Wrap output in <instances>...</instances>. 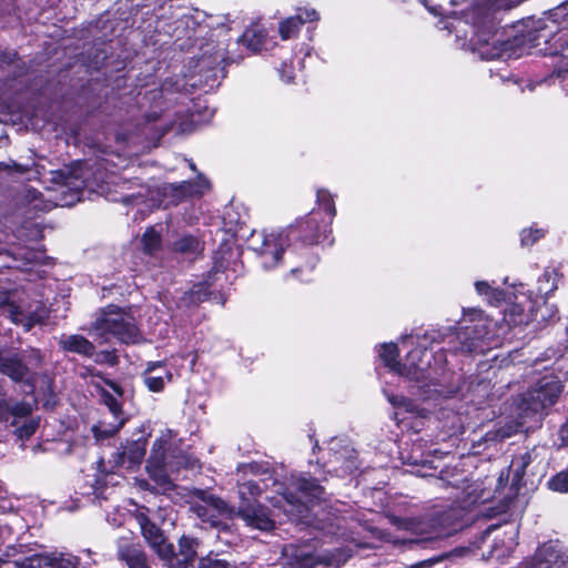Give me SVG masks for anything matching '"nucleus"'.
<instances>
[{
  "mask_svg": "<svg viewBox=\"0 0 568 568\" xmlns=\"http://www.w3.org/2000/svg\"><path fill=\"white\" fill-rule=\"evenodd\" d=\"M542 229H524L520 233V242L524 246H530L545 236Z\"/></svg>",
  "mask_w": 568,
  "mask_h": 568,
  "instance_id": "obj_40",
  "label": "nucleus"
},
{
  "mask_svg": "<svg viewBox=\"0 0 568 568\" xmlns=\"http://www.w3.org/2000/svg\"><path fill=\"white\" fill-rule=\"evenodd\" d=\"M144 384L151 392H160L172 378L171 372L161 362L150 363L143 374Z\"/></svg>",
  "mask_w": 568,
  "mask_h": 568,
  "instance_id": "obj_24",
  "label": "nucleus"
},
{
  "mask_svg": "<svg viewBox=\"0 0 568 568\" xmlns=\"http://www.w3.org/2000/svg\"><path fill=\"white\" fill-rule=\"evenodd\" d=\"M318 19L320 16L316 10L307 8L298 9V13L296 16L288 17L280 23V36L282 40H288L298 33L302 24L317 21Z\"/></svg>",
  "mask_w": 568,
  "mask_h": 568,
  "instance_id": "obj_21",
  "label": "nucleus"
},
{
  "mask_svg": "<svg viewBox=\"0 0 568 568\" xmlns=\"http://www.w3.org/2000/svg\"><path fill=\"white\" fill-rule=\"evenodd\" d=\"M77 558L64 554L34 555L22 562V568H75Z\"/></svg>",
  "mask_w": 568,
  "mask_h": 568,
  "instance_id": "obj_18",
  "label": "nucleus"
},
{
  "mask_svg": "<svg viewBox=\"0 0 568 568\" xmlns=\"http://www.w3.org/2000/svg\"><path fill=\"white\" fill-rule=\"evenodd\" d=\"M59 345L65 352L77 353L85 357H90L94 353V345L78 334L62 335L59 339Z\"/></svg>",
  "mask_w": 568,
  "mask_h": 568,
  "instance_id": "obj_27",
  "label": "nucleus"
},
{
  "mask_svg": "<svg viewBox=\"0 0 568 568\" xmlns=\"http://www.w3.org/2000/svg\"><path fill=\"white\" fill-rule=\"evenodd\" d=\"M516 535L517 530L511 527L504 532V538H497L491 550V556L497 559L508 556L517 545Z\"/></svg>",
  "mask_w": 568,
  "mask_h": 568,
  "instance_id": "obj_28",
  "label": "nucleus"
},
{
  "mask_svg": "<svg viewBox=\"0 0 568 568\" xmlns=\"http://www.w3.org/2000/svg\"><path fill=\"white\" fill-rule=\"evenodd\" d=\"M197 547V539L182 536L179 540V551L175 552L173 549V556L171 558L162 559L172 568H192Z\"/></svg>",
  "mask_w": 568,
  "mask_h": 568,
  "instance_id": "obj_19",
  "label": "nucleus"
},
{
  "mask_svg": "<svg viewBox=\"0 0 568 568\" xmlns=\"http://www.w3.org/2000/svg\"><path fill=\"white\" fill-rule=\"evenodd\" d=\"M201 242L192 235H184L174 243V251L187 256L194 257L202 252Z\"/></svg>",
  "mask_w": 568,
  "mask_h": 568,
  "instance_id": "obj_30",
  "label": "nucleus"
},
{
  "mask_svg": "<svg viewBox=\"0 0 568 568\" xmlns=\"http://www.w3.org/2000/svg\"><path fill=\"white\" fill-rule=\"evenodd\" d=\"M560 393L561 385L559 381L551 375H546L538 381L532 389L523 395L520 409L525 416L530 413L538 414L551 406Z\"/></svg>",
  "mask_w": 568,
  "mask_h": 568,
  "instance_id": "obj_9",
  "label": "nucleus"
},
{
  "mask_svg": "<svg viewBox=\"0 0 568 568\" xmlns=\"http://www.w3.org/2000/svg\"><path fill=\"white\" fill-rule=\"evenodd\" d=\"M556 313L557 310L554 305L542 302V304L538 305L536 311L532 310V322L541 323L551 321L556 317Z\"/></svg>",
  "mask_w": 568,
  "mask_h": 568,
  "instance_id": "obj_38",
  "label": "nucleus"
},
{
  "mask_svg": "<svg viewBox=\"0 0 568 568\" xmlns=\"http://www.w3.org/2000/svg\"><path fill=\"white\" fill-rule=\"evenodd\" d=\"M321 222L316 217V214H310L302 220L296 222V225L286 229L292 235L298 234L302 236L303 242L306 244H313L320 237Z\"/></svg>",
  "mask_w": 568,
  "mask_h": 568,
  "instance_id": "obj_22",
  "label": "nucleus"
},
{
  "mask_svg": "<svg viewBox=\"0 0 568 568\" xmlns=\"http://www.w3.org/2000/svg\"><path fill=\"white\" fill-rule=\"evenodd\" d=\"M527 568H568V557L555 545L539 547Z\"/></svg>",
  "mask_w": 568,
  "mask_h": 568,
  "instance_id": "obj_17",
  "label": "nucleus"
},
{
  "mask_svg": "<svg viewBox=\"0 0 568 568\" xmlns=\"http://www.w3.org/2000/svg\"><path fill=\"white\" fill-rule=\"evenodd\" d=\"M52 181L57 184H60L63 187H67L73 191L72 200L65 201V205L73 204L74 201H79V192L84 187V171L83 163L77 162L71 168L52 171Z\"/></svg>",
  "mask_w": 568,
  "mask_h": 568,
  "instance_id": "obj_14",
  "label": "nucleus"
},
{
  "mask_svg": "<svg viewBox=\"0 0 568 568\" xmlns=\"http://www.w3.org/2000/svg\"><path fill=\"white\" fill-rule=\"evenodd\" d=\"M538 292L548 295L557 290L558 274L555 271L546 270L538 280Z\"/></svg>",
  "mask_w": 568,
  "mask_h": 568,
  "instance_id": "obj_36",
  "label": "nucleus"
},
{
  "mask_svg": "<svg viewBox=\"0 0 568 568\" xmlns=\"http://www.w3.org/2000/svg\"><path fill=\"white\" fill-rule=\"evenodd\" d=\"M510 434H511L510 432H505V433H503V434H501V436H503V437H509V436H510Z\"/></svg>",
  "mask_w": 568,
  "mask_h": 568,
  "instance_id": "obj_55",
  "label": "nucleus"
},
{
  "mask_svg": "<svg viewBox=\"0 0 568 568\" xmlns=\"http://www.w3.org/2000/svg\"><path fill=\"white\" fill-rule=\"evenodd\" d=\"M284 568H314L318 560L307 548L286 546L283 549Z\"/></svg>",
  "mask_w": 568,
  "mask_h": 568,
  "instance_id": "obj_23",
  "label": "nucleus"
},
{
  "mask_svg": "<svg viewBox=\"0 0 568 568\" xmlns=\"http://www.w3.org/2000/svg\"><path fill=\"white\" fill-rule=\"evenodd\" d=\"M109 385L111 386V388L118 394V395H121V388L120 386H118L116 384L114 383H109Z\"/></svg>",
  "mask_w": 568,
  "mask_h": 568,
  "instance_id": "obj_53",
  "label": "nucleus"
},
{
  "mask_svg": "<svg viewBox=\"0 0 568 568\" xmlns=\"http://www.w3.org/2000/svg\"><path fill=\"white\" fill-rule=\"evenodd\" d=\"M528 41L530 49L545 55H556L568 48V9L559 7L540 18Z\"/></svg>",
  "mask_w": 568,
  "mask_h": 568,
  "instance_id": "obj_2",
  "label": "nucleus"
},
{
  "mask_svg": "<svg viewBox=\"0 0 568 568\" xmlns=\"http://www.w3.org/2000/svg\"><path fill=\"white\" fill-rule=\"evenodd\" d=\"M4 534H10V529L7 526L0 525V538H2Z\"/></svg>",
  "mask_w": 568,
  "mask_h": 568,
  "instance_id": "obj_52",
  "label": "nucleus"
},
{
  "mask_svg": "<svg viewBox=\"0 0 568 568\" xmlns=\"http://www.w3.org/2000/svg\"><path fill=\"white\" fill-rule=\"evenodd\" d=\"M175 28L173 34L178 38L186 36L191 38L196 33L195 27L200 29V32L204 29L202 21L204 13L199 10L186 9L185 12L173 14Z\"/></svg>",
  "mask_w": 568,
  "mask_h": 568,
  "instance_id": "obj_20",
  "label": "nucleus"
},
{
  "mask_svg": "<svg viewBox=\"0 0 568 568\" xmlns=\"http://www.w3.org/2000/svg\"><path fill=\"white\" fill-rule=\"evenodd\" d=\"M398 527L415 535L425 536L424 539H435L440 536L439 532L429 530L426 524L415 519H400Z\"/></svg>",
  "mask_w": 568,
  "mask_h": 568,
  "instance_id": "obj_31",
  "label": "nucleus"
},
{
  "mask_svg": "<svg viewBox=\"0 0 568 568\" xmlns=\"http://www.w3.org/2000/svg\"><path fill=\"white\" fill-rule=\"evenodd\" d=\"M91 331L95 337L105 343L112 338L124 344H136L142 341L133 316L114 305L102 311Z\"/></svg>",
  "mask_w": 568,
  "mask_h": 568,
  "instance_id": "obj_3",
  "label": "nucleus"
},
{
  "mask_svg": "<svg viewBox=\"0 0 568 568\" xmlns=\"http://www.w3.org/2000/svg\"><path fill=\"white\" fill-rule=\"evenodd\" d=\"M106 405L109 406L112 416L114 418H118L120 414V406L118 402L114 398L110 397L109 399H106Z\"/></svg>",
  "mask_w": 568,
  "mask_h": 568,
  "instance_id": "obj_49",
  "label": "nucleus"
},
{
  "mask_svg": "<svg viewBox=\"0 0 568 568\" xmlns=\"http://www.w3.org/2000/svg\"><path fill=\"white\" fill-rule=\"evenodd\" d=\"M293 486L298 491L300 497L295 498L288 493L282 495V499L278 500V504L284 503L280 507H283L284 513L290 517L302 516L304 509L307 508V504L314 499H321L324 494L323 488L314 479L305 476L294 478Z\"/></svg>",
  "mask_w": 568,
  "mask_h": 568,
  "instance_id": "obj_10",
  "label": "nucleus"
},
{
  "mask_svg": "<svg viewBox=\"0 0 568 568\" xmlns=\"http://www.w3.org/2000/svg\"><path fill=\"white\" fill-rule=\"evenodd\" d=\"M548 486L554 491L568 493V471H561L554 476Z\"/></svg>",
  "mask_w": 568,
  "mask_h": 568,
  "instance_id": "obj_41",
  "label": "nucleus"
},
{
  "mask_svg": "<svg viewBox=\"0 0 568 568\" xmlns=\"http://www.w3.org/2000/svg\"><path fill=\"white\" fill-rule=\"evenodd\" d=\"M41 362L38 351L28 354L16 353L0 348V373L16 382H30V372Z\"/></svg>",
  "mask_w": 568,
  "mask_h": 568,
  "instance_id": "obj_11",
  "label": "nucleus"
},
{
  "mask_svg": "<svg viewBox=\"0 0 568 568\" xmlns=\"http://www.w3.org/2000/svg\"><path fill=\"white\" fill-rule=\"evenodd\" d=\"M175 435L166 429L161 433L153 443L151 455L148 459L146 471L163 491L173 487L170 476L181 466L193 467V463L184 455L176 454L174 446Z\"/></svg>",
  "mask_w": 568,
  "mask_h": 568,
  "instance_id": "obj_1",
  "label": "nucleus"
},
{
  "mask_svg": "<svg viewBox=\"0 0 568 568\" xmlns=\"http://www.w3.org/2000/svg\"><path fill=\"white\" fill-rule=\"evenodd\" d=\"M397 356L398 348L396 344L385 343L381 345L379 357L390 371L417 382L425 377L424 372L429 364L426 348L417 347L410 351L403 365L396 361Z\"/></svg>",
  "mask_w": 568,
  "mask_h": 568,
  "instance_id": "obj_6",
  "label": "nucleus"
},
{
  "mask_svg": "<svg viewBox=\"0 0 568 568\" xmlns=\"http://www.w3.org/2000/svg\"><path fill=\"white\" fill-rule=\"evenodd\" d=\"M10 418V404L7 403L4 396L0 393V422H8Z\"/></svg>",
  "mask_w": 568,
  "mask_h": 568,
  "instance_id": "obj_47",
  "label": "nucleus"
},
{
  "mask_svg": "<svg viewBox=\"0 0 568 568\" xmlns=\"http://www.w3.org/2000/svg\"><path fill=\"white\" fill-rule=\"evenodd\" d=\"M531 457L529 453H525L520 456H517L513 459L510 464V469L514 473L513 481L514 484H518L526 473V467L530 464Z\"/></svg>",
  "mask_w": 568,
  "mask_h": 568,
  "instance_id": "obj_35",
  "label": "nucleus"
},
{
  "mask_svg": "<svg viewBox=\"0 0 568 568\" xmlns=\"http://www.w3.org/2000/svg\"><path fill=\"white\" fill-rule=\"evenodd\" d=\"M146 449V443L145 440H135L131 443L126 449L124 450L123 455L129 459V462L133 465H139L142 459L144 458Z\"/></svg>",
  "mask_w": 568,
  "mask_h": 568,
  "instance_id": "obj_33",
  "label": "nucleus"
},
{
  "mask_svg": "<svg viewBox=\"0 0 568 568\" xmlns=\"http://www.w3.org/2000/svg\"><path fill=\"white\" fill-rule=\"evenodd\" d=\"M2 312L12 322L21 324L26 329H30L36 324L42 323L47 317V310L43 305L38 303L33 311L27 310L13 302L3 304Z\"/></svg>",
  "mask_w": 568,
  "mask_h": 568,
  "instance_id": "obj_16",
  "label": "nucleus"
},
{
  "mask_svg": "<svg viewBox=\"0 0 568 568\" xmlns=\"http://www.w3.org/2000/svg\"><path fill=\"white\" fill-rule=\"evenodd\" d=\"M494 325H497V323L485 317L480 310H469L466 312L457 335L458 339H460L459 351L466 353L477 351V342L489 338Z\"/></svg>",
  "mask_w": 568,
  "mask_h": 568,
  "instance_id": "obj_8",
  "label": "nucleus"
},
{
  "mask_svg": "<svg viewBox=\"0 0 568 568\" xmlns=\"http://www.w3.org/2000/svg\"><path fill=\"white\" fill-rule=\"evenodd\" d=\"M353 468H354V462L347 460V463H346L345 467L343 468L341 475L346 474V473H352Z\"/></svg>",
  "mask_w": 568,
  "mask_h": 568,
  "instance_id": "obj_51",
  "label": "nucleus"
},
{
  "mask_svg": "<svg viewBox=\"0 0 568 568\" xmlns=\"http://www.w3.org/2000/svg\"><path fill=\"white\" fill-rule=\"evenodd\" d=\"M515 302L504 310L503 322L507 326L527 325L532 322V308L536 302L524 292L514 293Z\"/></svg>",
  "mask_w": 568,
  "mask_h": 568,
  "instance_id": "obj_12",
  "label": "nucleus"
},
{
  "mask_svg": "<svg viewBox=\"0 0 568 568\" xmlns=\"http://www.w3.org/2000/svg\"><path fill=\"white\" fill-rule=\"evenodd\" d=\"M209 189V181L203 176H199L195 183L183 181L179 184H169L164 186V194L169 192L172 193L174 197V200L172 201L173 203L187 195H202Z\"/></svg>",
  "mask_w": 568,
  "mask_h": 568,
  "instance_id": "obj_25",
  "label": "nucleus"
},
{
  "mask_svg": "<svg viewBox=\"0 0 568 568\" xmlns=\"http://www.w3.org/2000/svg\"><path fill=\"white\" fill-rule=\"evenodd\" d=\"M316 202L317 205L324 210L329 217V223L333 221L334 216L336 215V209H335V202L333 195L324 189H321L317 191L316 194Z\"/></svg>",
  "mask_w": 568,
  "mask_h": 568,
  "instance_id": "obj_34",
  "label": "nucleus"
},
{
  "mask_svg": "<svg viewBox=\"0 0 568 568\" xmlns=\"http://www.w3.org/2000/svg\"><path fill=\"white\" fill-rule=\"evenodd\" d=\"M241 504L235 509L236 516L243 519L246 526L258 530H271L274 527V520L265 507L255 504V499L261 495V488L254 481H245L239 486Z\"/></svg>",
  "mask_w": 568,
  "mask_h": 568,
  "instance_id": "obj_5",
  "label": "nucleus"
},
{
  "mask_svg": "<svg viewBox=\"0 0 568 568\" xmlns=\"http://www.w3.org/2000/svg\"><path fill=\"white\" fill-rule=\"evenodd\" d=\"M143 251L148 254H153L161 246V235L153 227L145 231L142 236Z\"/></svg>",
  "mask_w": 568,
  "mask_h": 568,
  "instance_id": "obj_37",
  "label": "nucleus"
},
{
  "mask_svg": "<svg viewBox=\"0 0 568 568\" xmlns=\"http://www.w3.org/2000/svg\"><path fill=\"white\" fill-rule=\"evenodd\" d=\"M473 43L481 59L494 60L511 57V53H509L511 43L508 41H500L497 33H494L489 39L485 33H478L476 34V38L473 39Z\"/></svg>",
  "mask_w": 568,
  "mask_h": 568,
  "instance_id": "obj_15",
  "label": "nucleus"
},
{
  "mask_svg": "<svg viewBox=\"0 0 568 568\" xmlns=\"http://www.w3.org/2000/svg\"><path fill=\"white\" fill-rule=\"evenodd\" d=\"M32 413V405L28 403H17L10 405V417L22 418L27 417Z\"/></svg>",
  "mask_w": 568,
  "mask_h": 568,
  "instance_id": "obj_46",
  "label": "nucleus"
},
{
  "mask_svg": "<svg viewBox=\"0 0 568 568\" xmlns=\"http://www.w3.org/2000/svg\"><path fill=\"white\" fill-rule=\"evenodd\" d=\"M197 568H235L226 560L220 559L216 556H207L200 560Z\"/></svg>",
  "mask_w": 568,
  "mask_h": 568,
  "instance_id": "obj_42",
  "label": "nucleus"
},
{
  "mask_svg": "<svg viewBox=\"0 0 568 568\" xmlns=\"http://www.w3.org/2000/svg\"><path fill=\"white\" fill-rule=\"evenodd\" d=\"M240 42L254 52L267 49V30L260 22L253 23L243 32Z\"/></svg>",
  "mask_w": 568,
  "mask_h": 568,
  "instance_id": "obj_26",
  "label": "nucleus"
},
{
  "mask_svg": "<svg viewBox=\"0 0 568 568\" xmlns=\"http://www.w3.org/2000/svg\"><path fill=\"white\" fill-rule=\"evenodd\" d=\"M475 288H476V292L479 295L485 296L487 302L490 304L499 305L500 302L504 301L506 297V295L501 291L491 287L490 284L485 281L476 282Z\"/></svg>",
  "mask_w": 568,
  "mask_h": 568,
  "instance_id": "obj_32",
  "label": "nucleus"
},
{
  "mask_svg": "<svg viewBox=\"0 0 568 568\" xmlns=\"http://www.w3.org/2000/svg\"><path fill=\"white\" fill-rule=\"evenodd\" d=\"M189 504L196 517L210 527L226 526V519L237 517L235 508L227 506L224 500L206 490L194 489Z\"/></svg>",
  "mask_w": 568,
  "mask_h": 568,
  "instance_id": "obj_4",
  "label": "nucleus"
},
{
  "mask_svg": "<svg viewBox=\"0 0 568 568\" xmlns=\"http://www.w3.org/2000/svg\"><path fill=\"white\" fill-rule=\"evenodd\" d=\"M560 437H561V440L568 445V420L562 425L561 429H560Z\"/></svg>",
  "mask_w": 568,
  "mask_h": 568,
  "instance_id": "obj_50",
  "label": "nucleus"
},
{
  "mask_svg": "<svg viewBox=\"0 0 568 568\" xmlns=\"http://www.w3.org/2000/svg\"><path fill=\"white\" fill-rule=\"evenodd\" d=\"M190 168L194 171L195 170V165L193 163L190 164Z\"/></svg>",
  "mask_w": 568,
  "mask_h": 568,
  "instance_id": "obj_57",
  "label": "nucleus"
},
{
  "mask_svg": "<svg viewBox=\"0 0 568 568\" xmlns=\"http://www.w3.org/2000/svg\"><path fill=\"white\" fill-rule=\"evenodd\" d=\"M203 27L204 28H212L213 27V22H211V18H207V21L205 22V24Z\"/></svg>",
  "mask_w": 568,
  "mask_h": 568,
  "instance_id": "obj_54",
  "label": "nucleus"
},
{
  "mask_svg": "<svg viewBox=\"0 0 568 568\" xmlns=\"http://www.w3.org/2000/svg\"><path fill=\"white\" fill-rule=\"evenodd\" d=\"M290 244L286 230L263 231L253 234L252 250L257 254L264 270H273L280 265L285 248Z\"/></svg>",
  "mask_w": 568,
  "mask_h": 568,
  "instance_id": "obj_7",
  "label": "nucleus"
},
{
  "mask_svg": "<svg viewBox=\"0 0 568 568\" xmlns=\"http://www.w3.org/2000/svg\"><path fill=\"white\" fill-rule=\"evenodd\" d=\"M316 261L317 258L316 257H312L311 261L306 264L305 267H296V268H293L291 271L292 275H297L298 273H302V272H305V273H311L315 265H316Z\"/></svg>",
  "mask_w": 568,
  "mask_h": 568,
  "instance_id": "obj_48",
  "label": "nucleus"
},
{
  "mask_svg": "<svg viewBox=\"0 0 568 568\" xmlns=\"http://www.w3.org/2000/svg\"><path fill=\"white\" fill-rule=\"evenodd\" d=\"M554 75H556L561 83L568 85V57L560 58L555 68Z\"/></svg>",
  "mask_w": 568,
  "mask_h": 568,
  "instance_id": "obj_45",
  "label": "nucleus"
},
{
  "mask_svg": "<svg viewBox=\"0 0 568 568\" xmlns=\"http://www.w3.org/2000/svg\"><path fill=\"white\" fill-rule=\"evenodd\" d=\"M388 402L395 407V408H404L406 412H414L415 410V404L403 396H397L393 394H387L385 392Z\"/></svg>",
  "mask_w": 568,
  "mask_h": 568,
  "instance_id": "obj_43",
  "label": "nucleus"
},
{
  "mask_svg": "<svg viewBox=\"0 0 568 568\" xmlns=\"http://www.w3.org/2000/svg\"><path fill=\"white\" fill-rule=\"evenodd\" d=\"M119 556L129 568H149L145 555L135 546H120Z\"/></svg>",
  "mask_w": 568,
  "mask_h": 568,
  "instance_id": "obj_29",
  "label": "nucleus"
},
{
  "mask_svg": "<svg viewBox=\"0 0 568 568\" xmlns=\"http://www.w3.org/2000/svg\"><path fill=\"white\" fill-rule=\"evenodd\" d=\"M527 87H528V89H529L530 91H532V90H534V85H532V83H531V82H528Z\"/></svg>",
  "mask_w": 568,
  "mask_h": 568,
  "instance_id": "obj_56",
  "label": "nucleus"
},
{
  "mask_svg": "<svg viewBox=\"0 0 568 568\" xmlns=\"http://www.w3.org/2000/svg\"><path fill=\"white\" fill-rule=\"evenodd\" d=\"M124 424L123 419L118 420L115 424L105 425L101 423L99 426L93 427V433L97 439H103L113 436Z\"/></svg>",
  "mask_w": 568,
  "mask_h": 568,
  "instance_id": "obj_39",
  "label": "nucleus"
},
{
  "mask_svg": "<svg viewBox=\"0 0 568 568\" xmlns=\"http://www.w3.org/2000/svg\"><path fill=\"white\" fill-rule=\"evenodd\" d=\"M135 519L144 539L159 557L171 558L173 556V545L166 541L162 531L143 513H138Z\"/></svg>",
  "mask_w": 568,
  "mask_h": 568,
  "instance_id": "obj_13",
  "label": "nucleus"
},
{
  "mask_svg": "<svg viewBox=\"0 0 568 568\" xmlns=\"http://www.w3.org/2000/svg\"><path fill=\"white\" fill-rule=\"evenodd\" d=\"M39 426V422L36 419H29L23 425L17 427L16 434L20 439H28L34 434Z\"/></svg>",
  "mask_w": 568,
  "mask_h": 568,
  "instance_id": "obj_44",
  "label": "nucleus"
}]
</instances>
